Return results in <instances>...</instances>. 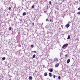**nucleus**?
Returning <instances> with one entry per match:
<instances>
[{
	"label": "nucleus",
	"instance_id": "f257e3e1",
	"mask_svg": "<svg viewBox=\"0 0 80 80\" xmlns=\"http://www.w3.org/2000/svg\"><path fill=\"white\" fill-rule=\"evenodd\" d=\"M68 43H66L63 45L62 47V48L63 49H65V48H66L68 46Z\"/></svg>",
	"mask_w": 80,
	"mask_h": 80
},
{
	"label": "nucleus",
	"instance_id": "f03ea898",
	"mask_svg": "<svg viewBox=\"0 0 80 80\" xmlns=\"http://www.w3.org/2000/svg\"><path fill=\"white\" fill-rule=\"evenodd\" d=\"M58 66H59V63H57L55 65V67H58Z\"/></svg>",
	"mask_w": 80,
	"mask_h": 80
},
{
	"label": "nucleus",
	"instance_id": "7ed1b4c3",
	"mask_svg": "<svg viewBox=\"0 0 80 80\" xmlns=\"http://www.w3.org/2000/svg\"><path fill=\"white\" fill-rule=\"evenodd\" d=\"M65 27L66 28H68L70 27V24H68L66 25Z\"/></svg>",
	"mask_w": 80,
	"mask_h": 80
},
{
	"label": "nucleus",
	"instance_id": "20e7f679",
	"mask_svg": "<svg viewBox=\"0 0 80 80\" xmlns=\"http://www.w3.org/2000/svg\"><path fill=\"white\" fill-rule=\"evenodd\" d=\"M29 80H32L33 79L32 77V76H30L28 78Z\"/></svg>",
	"mask_w": 80,
	"mask_h": 80
},
{
	"label": "nucleus",
	"instance_id": "39448f33",
	"mask_svg": "<svg viewBox=\"0 0 80 80\" xmlns=\"http://www.w3.org/2000/svg\"><path fill=\"white\" fill-rule=\"evenodd\" d=\"M49 72H53V69H52V68L49 69Z\"/></svg>",
	"mask_w": 80,
	"mask_h": 80
},
{
	"label": "nucleus",
	"instance_id": "423d86ee",
	"mask_svg": "<svg viewBox=\"0 0 80 80\" xmlns=\"http://www.w3.org/2000/svg\"><path fill=\"white\" fill-rule=\"evenodd\" d=\"M44 76H47V75H48V74H47V72H45L44 74Z\"/></svg>",
	"mask_w": 80,
	"mask_h": 80
},
{
	"label": "nucleus",
	"instance_id": "0eeeda50",
	"mask_svg": "<svg viewBox=\"0 0 80 80\" xmlns=\"http://www.w3.org/2000/svg\"><path fill=\"white\" fill-rule=\"evenodd\" d=\"M26 14H27V13L26 12H24L22 13V15L23 16H25V15H26Z\"/></svg>",
	"mask_w": 80,
	"mask_h": 80
},
{
	"label": "nucleus",
	"instance_id": "6e6552de",
	"mask_svg": "<svg viewBox=\"0 0 80 80\" xmlns=\"http://www.w3.org/2000/svg\"><path fill=\"white\" fill-rule=\"evenodd\" d=\"M70 35H68V38H67V39L68 40H69V39H70Z\"/></svg>",
	"mask_w": 80,
	"mask_h": 80
},
{
	"label": "nucleus",
	"instance_id": "1a4fd4ad",
	"mask_svg": "<svg viewBox=\"0 0 80 80\" xmlns=\"http://www.w3.org/2000/svg\"><path fill=\"white\" fill-rule=\"evenodd\" d=\"M49 76H50V77H52V73H51V72H50L49 73Z\"/></svg>",
	"mask_w": 80,
	"mask_h": 80
},
{
	"label": "nucleus",
	"instance_id": "9d476101",
	"mask_svg": "<svg viewBox=\"0 0 80 80\" xmlns=\"http://www.w3.org/2000/svg\"><path fill=\"white\" fill-rule=\"evenodd\" d=\"M12 30V28L11 27H10L9 28V31L11 30Z\"/></svg>",
	"mask_w": 80,
	"mask_h": 80
},
{
	"label": "nucleus",
	"instance_id": "9b49d317",
	"mask_svg": "<svg viewBox=\"0 0 80 80\" xmlns=\"http://www.w3.org/2000/svg\"><path fill=\"white\" fill-rule=\"evenodd\" d=\"M35 56H36V55L35 54H34V55H33L32 58H35Z\"/></svg>",
	"mask_w": 80,
	"mask_h": 80
},
{
	"label": "nucleus",
	"instance_id": "f8f14e48",
	"mask_svg": "<svg viewBox=\"0 0 80 80\" xmlns=\"http://www.w3.org/2000/svg\"><path fill=\"white\" fill-rule=\"evenodd\" d=\"M5 57H3V58H2V59L3 60H5Z\"/></svg>",
	"mask_w": 80,
	"mask_h": 80
},
{
	"label": "nucleus",
	"instance_id": "ddd939ff",
	"mask_svg": "<svg viewBox=\"0 0 80 80\" xmlns=\"http://www.w3.org/2000/svg\"><path fill=\"white\" fill-rule=\"evenodd\" d=\"M70 62V60H67V62L68 63H69V62Z\"/></svg>",
	"mask_w": 80,
	"mask_h": 80
},
{
	"label": "nucleus",
	"instance_id": "4468645a",
	"mask_svg": "<svg viewBox=\"0 0 80 80\" xmlns=\"http://www.w3.org/2000/svg\"><path fill=\"white\" fill-rule=\"evenodd\" d=\"M33 47H34V46L33 45H31V48H33Z\"/></svg>",
	"mask_w": 80,
	"mask_h": 80
},
{
	"label": "nucleus",
	"instance_id": "2eb2a0df",
	"mask_svg": "<svg viewBox=\"0 0 80 80\" xmlns=\"http://www.w3.org/2000/svg\"><path fill=\"white\" fill-rule=\"evenodd\" d=\"M34 7H35V6L34 5H33L32 6V8H34Z\"/></svg>",
	"mask_w": 80,
	"mask_h": 80
},
{
	"label": "nucleus",
	"instance_id": "dca6fc26",
	"mask_svg": "<svg viewBox=\"0 0 80 80\" xmlns=\"http://www.w3.org/2000/svg\"><path fill=\"white\" fill-rule=\"evenodd\" d=\"M54 60H58V59L57 58H54Z\"/></svg>",
	"mask_w": 80,
	"mask_h": 80
},
{
	"label": "nucleus",
	"instance_id": "f3484780",
	"mask_svg": "<svg viewBox=\"0 0 80 80\" xmlns=\"http://www.w3.org/2000/svg\"><path fill=\"white\" fill-rule=\"evenodd\" d=\"M55 77H56V76H55V75H54L53 76V78H55Z\"/></svg>",
	"mask_w": 80,
	"mask_h": 80
},
{
	"label": "nucleus",
	"instance_id": "a211bd4d",
	"mask_svg": "<svg viewBox=\"0 0 80 80\" xmlns=\"http://www.w3.org/2000/svg\"><path fill=\"white\" fill-rule=\"evenodd\" d=\"M78 15H80V11L77 13Z\"/></svg>",
	"mask_w": 80,
	"mask_h": 80
},
{
	"label": "nucleus",
	"instance_id": "6ab92c4d",
	"mask_svg": "<svg viewBox=\"0 0 80 80\" xmlns=\"http://www.w3.org/2000/svg\"><path fill=\"white\" fill-rule=\"evenodd\" d=\"M60 78H61V77H60V76H59L58 77V80H60Z\"/></svg>",
	"mask_w": 80,
	"mask_h": 80
},
{
	"label": "nucleus",
	"instance_id": "aec40b11",
	"mask_svg": "<svg viewBox=\"0 0 80 80\" xmlns=\"http://www.w3.org/2000/svg\"><path fill=\"white\" fill-rule=\"evenodd\" d=\"M8 10H11V7H9L8 8Z\"/></svg>",
	"mask_w": 80,
	"mask_h": 80
},
{
	"label": "nucleus",
	"instance_id": "412c9836",
	"mask_svg": "<svg viewBox=\"0 0 80 80\" xmlns=\"http://www.w3.org/2000/svg\"><path fill=\"white\" fill-rule=\"evenodd\" d=\"M46 22H47L48 21H49L48 20V18L46 19Z\"/></svg>",
	"mask_w": 80,
	"mask_h": 80
},
{
	"label": "nucleus",
	"instance_id": "4be33fe9",
	"mask_svg": "<svg viewBox=\"0 0 80 80\" xmlns=\"http://www.w3.org/2000/svg\"><path fill=\"white\" fill-rule=\"evenodd\" d=\"M49 2V4H50V5H52V2L50 1Z\"/></svg>",
	"mask_w": 80,
	"mask_h": 80
},
{
	"label": "nucleus",
	"instance_id": "5701e85b",
	"mask_svg": "<svg viewBox=\"0 0 80 80\" xmlns=\"http://www.w3.org/2000/svg\"><path fill=\"white\" fill-rule=\"evenodd\" d=\"M48 6H47V10H48Z\"/></svg>",
	"mask_w": 80,
	"mask_h": 80
},
{
	"label": "nucleus",
	"instance_id": "b1692460",
	"mask_svg": "<svg viewBox=\"0 0 80 80\" xmlns=\"http://www.w3.org/2000/svg\"><path fill=\"white\" fill-rule=\"evenodd\" d=\"M71 23V22L70 21H69L68 24H70Z\"/></svg>",
	"mask_w": 80,
	"mask_h": 80
},
{
	"label": "nucleus",
	"instance_id": "393cba45",
	"mask_svg": "<svg viewBox=\"0 0 80 80\" xmlns=\"http://www.w3.org/2000/svg\"><path fill=\"white\" fill-rule=\"evenodd\" d=\"M67 56H68V54H66L65 55V57H67Z\"/></svg>",
	"mask_w": 80,
	"mask_h": 80
},
{
	"label": "nucleus",
	"instance_id": "a878e982",
	"mask_svg": "<svg viewBox=\"0 0 80 80\" xmlns=\"http://www.w3.org/2000/svg\"><path fill=\"white\" fill-rule=\"evenodd\" d=\"M33 52H34V53H37V51H33Z\"/></svg>",
	"mask_w": 80,
	"mask_h": 80
},
{
	"label": "nucleus",
	"instance_id": "bb28decb",
	"mask_svg": "<svg viewBox=\"0 0 80 80\" xmlns=\"http://www.w3.org/2000/svg\"><path fill=\"white\" fill-rule=\"evenodd\" d=\"M78 10H80V7L78 8Z\"/></svg>",
	"mask_w": 80,
	"mask_h": 80
},
{
	"label": "nucleus",
	"instance_id": "cd10ccee",
	"mask_svg": "<svg viewBox=\"0 0 80 80\" xmlns=\"http://www.w3.org/2000/svg\"><path fill=\"white\" fill-rule=\"evenodd\" d=\"M54 13H55V14H56V13H57V11H55V12H54Z\"/></svg>",
	"mask_w": 80,
	"mask_h": 80
},
{
	"label": "nucleus",
	"instance_id": "c85d7f7f",
	"mask_svg": "<svg viewBox=\"0 0 80 80\" xmlns=\"http://www.w3.org/2000/svg\"><path fill=\"white\" fill-rule=\"evenodd\" d=\"M32 25H34V22L32 23Z\"/></svg>",
	"mask_w": 80,
	"mask_h": 80
},
{
	"label": "nucleus",
	"instance_id": "c756f323",
	"mask_svg": "<svg viewBox=\"0 0 80 80\" xmlns=\"http://www.w3.org/2000/svg\"><path fill=\"white\" fill-rule=\"evenodd\" d=\"M49 22H52V20H51V19H50Z\"/></svg>",
	"mask_w": 80,
	"mask_h": 80
},
{
	"label": "nucleus",
	"instance_id": "7c9ffc66",
	"mask_svg": "<svg viewBox=\"0 0 80 80\" xmlns=\"http://www.w3.org/2000/svg\"><path fill=\"white\" fill-rule=\"evenodd\" d=\"M43 23H42V25H43Z\"/></svg>",
	"mask_w": 80,
	"mask_h": 80
},
{
	"label": "nucleus",
	"instance_id": "2f4dec72",
	"mask_svg": "<svg viewBox=\"0 0 80 80\" xmlns=\"http://www.w3.org/2000/svg\"><path fill=\"white\" fill-rule=\"evenodd\" d=\"M8 14H7V16H8Z\"/></svg>",
	"mask_w": 80,
	"mask_h": 80
},
{
	"label": "nucleus",
	"instance_id": "473e14b6",
	"mask_svg": "<svg viewBox=\"0 0 80 80\" xmlns=\"http://www.w3.org/2000/svg\"><path fill=\"white\" fill-rule=\"evenodd\" d=\"M67 60H70V59H68Z\"/></svg>",
	"mask_w": 80,
	"mask_h": 80
},
{
	"label": "nucleus",
	"instance_id": "72a5a7b5",
	"mask_svg": "<svg viewBox=\"0 0 80 80\" xmlns=\"http://www.w3.org/2000/svg\"><path fill=\"white\" fill-rule=\"evenodd\" d=\"M44 13H46V11H44Z\"/></svg>",
	"mask_w": 80,
	"mask_h": 80
},
{
	"label": "nucleus",
	"instance_id": "f704fd0d",
	"mask_svg": "<svg viewBox=\"0 0 80 80\" xmlns=\"http://www.w3.org/2000/svg\"><path fill=\"white\" fill-rule=\"evenodd\" d=\"M20 21H21V22H22V20H20Z\"/></svg>",
	"mask_w": 80,
	"mask_h": 80
},
{
	"label": "nucleus",
	"instance_id": "c9c22d12",
	"mask_svg": "<svg viewBox=\"0 0 80 80\" xmlns=\"http://www.w3.org/2000/svg\"><path fill=\"white\" fill-rule=\"evenodd\" d=\"M61 27H63V25H61Z\"/></svg>",
	"mask_w": 80,
	"mask_h": 80
},
{
	"label": "nucleus",
	"instance_id": "e433bc0d",
	"mask_svg": "<svg viewBox=\"0 0 80 80\" xmlns=\"http://www.w3.org/2000/svg\"><path fill=\"white\" fill-rule=\"evenodd\" d=\"M65 0H63V1H65Z\"/></svg>",
	"mask_w": 80,
	"mask_h": 80
},
{
	"label": "nucleus",
	"instance_id": "4c0bfd02",
	"mask_svg": "<svg viewBox=\"0 0 80 80\" xmlns=\"http://www.w3.org/2000/svg\"><path fill=\"white\" fill-rule=\"evenodd\" d=\"M36 70L35 71V72H36Z\"/></svg>",
	"mask_w": 80,
	"mask_h": 80
}]
</instances>
